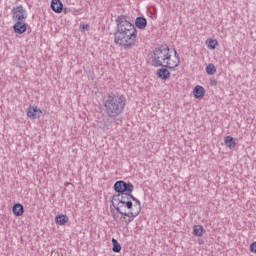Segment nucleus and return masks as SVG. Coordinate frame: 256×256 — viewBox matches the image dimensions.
Instances as JSON below:
<instances>
[{
    "instance_id": "obj_1",
    "label": "nucleus",
    "mask_w": 256,
    "mask_h": 256,
    "mask_svg": "<svg viewBox=\"0 0 256 256\" xmlns=\"http://www.w3.org/2000/svg\"><path fill=\"white\" fill-rule=\"evenodd\" d=\"M117 31L114 33V43L133 49L137 44V28L131 23V18L127 15H119L116 18Z\"/></svg>"
},
{
    "instance_id": "obj_2",
    "label": "nucleus",
    "mask_w": 256,
    "mask_h": 256,
    "mask_svg": "<svg viewBox=\"0 0 256 256\" xmlns=\"http://www.w3.org/2000/svg\"><path fill=\"white\" fill-rule=\"evenodd\" d=\"M102 105L104 107V113L110 119H117L119 115L125 111V105H127V98L121 94L108 93L102 99Z\"/></svg>"
},
{
    "instance_id": "obj_3",
    "label": "nucleus",
    "mask_w": 256,
    "mask_h": 256,
    "mask_svg": "<svg viewBox=\"0 0 256 256\" xmlns=\"http://www.w3.org/2000/svg\"><path fill=\"white\" fill-rule=\"evenodd\" d=\"M171 50L168 46H161L160 48H155L152 55V65L153 67H166L168 69H175L179 67L181 63V58L179 53L174 49V57L171 58Z\"/></svg>"
},
{
    "instance_id": "obj_4",
    "label": "nucleus",
    "mask_w": 256,
    "mask_h": 256,
    "mask_svg": "<svg viewBox=\"0 0 256 256\" xmlns=\"http://www.w3.org/2000/svg\"><path fill=\"white\" fill-rule=\"evenodd\" d=\"M135 189V186L131 182H125L123 180H119L114 184V191L116 193H130L132 194Z\"/></svg>"
},
{
    "instance_id": "obj_5",
    "label": "nucleus",
    "mask_w": 256,
    "mask_h": 256,
    "mask_svg": "<svg viewBox=\"0 0 256 256\" xmlns=\"http://www.w3.org/2000/svg\"><path fill=\"white\" fill-rule=\"evenodd\" d=\"M133 195L131 193H118L112 196V205L114 209L119 207V205L125 203L126 201H131Z\"/></svg>"
},
{
    "instance_id": "obj_6",
    "label": "nucleus",
    "mask_w": 256,
    "mask_h": 256,
    "mask_svg": "<svg viewBox=\"0 0 256 256\" xmlns=\"http://www.w3.org/2000/svg\"><path fill=\"white\" fill-rule=\"evenodd\" d=\"M12 21H25L27 19V10L23 5L16 6L11 10Z\"/></svg>"
},
{
    "instance_id": "obj_7",
    "label": "nucleus",
    "mask_w": 256,
    "mask_h": 256,
    "mask_svg": "<svg viewBox=\"0 0 256 256\" xmlns=\"http://www.w3.org/2000/svg\"><path fill=\"white\" fill-rule=\"evenodd\" d=\"M14 33L18 35H23L27 31V23H23V21H16L13 25Z\"/></svg>"
},
{
    "instance_id": "obj_8",
    "label": "nucleus",
    "mask_w": 256,
    "mask_h": 256,
    "mask_svg": "<svg viewBox=\"0 0 256 256\" xmlns=\"http://www.w3.org/2000/svg\"><path fill=\"white\" fill-rule=\"evenodd\" d=\"M41 113H43L41 111V109L33 106H30L27 109V117H29L30 119H38V117H41Z\"/></svg>"
},
{
    "instance_id": "obj_9",
    "label": "nucleus",
    "mask_w": 256,
    "mask_h": 256,
    "mask_svg": "<svg viewBox=\"0 0 256 256\" xmlns=\"http://www.w3.org/2000/svg\"><path fill=\"white\" fill-rule=\"evenodd\" d=\"M51 9L55 13H61L63 11V2L61 0H52Z\"/></svg>"
},
{
    "instance_id": "obj_10",
    "label": "nucleus",
    "mask_w": 256,
    "mask_h": 256,
    "mask_svg": "<svg viewBox=\"0 0 256 256\" xmlns=\"http://www.w3.org/2000/svg\"><path fill=\"white\" fill-rule=\"evenodd\" d=\"M126 209H133V202L131 200H127L126 202H122V204L116 206L114 209L118 211L119 213H123Z\"/></svg>"
},
{
    "instance_id": "obj_11",
    "label": "nucleus",
    "mask_w": 256,
    "mask_h": 256,
    "mask_svg": "<svg viewBox=\"0 0 256 256\" xmlns=\"http://www.w3.org/2000/svg\"><path fill=\"white\" fill-rule=\"evenodd\" d=\"M157 75L159 79H163L164 81H167L171 77V72L167 70V67L165 68H160L157 70Z\"/></svg>"
},
{
    "instance_id": "obj_12",
    "label": "nucleus",
    "mask_w": 256,
    "mask_h": 256,
    "mask_svg": "<svg viewBox=\"0 0 256 256\" xmlns=\"http://www.w3.org/2000/svg\"><path fill=\"white\" fill-rule=\"evenodd\" d=\"M12 212L16 217H21L25 213V208H23V204H14Z\"/></svg>"
},
{
    "instance_id": "obj_13",
    "label": "nucleus",
    "mask_w": 256,
    "mask_h": 256,
    "mask_svg": "<svg viewBox=\"0 0 256 256\" xmlns=\"http://www.w3.org/2000/svg\"><path fill=\"white\" fill-rule=\"evenodd\" d=\"M193 94L196 99H202V97H205V88L198 85L194 88Z\"/></svg>"
},
{
    "instance_id": "obj_14",
    "label": "nucleus",
    "mask_w": 256,
    "mask_h": 256,
    "mask_svg": "<svg viewBox=\"0 0 256 256\" xmlns=\"http://www.w3.org/2000/svg\"><path fill=\"white\" fill-rule=\"evenodd\" d=\"M224 143L226 147H228L229 149H235L237 145V143L235 142V138H233V136H226L224 139Z\"/></svg>"
},
{
    "instance_id": "obj_15",
    "label": "nucleus",
    "mask_w": 256,
    "mask_h": 256,
    "mask_svg": "<svg viewBox=\"0 0 256 256\" xmlns=\"http://www.w3.org/2000/svg\"><path fill=\"white\" fill-rule=\"evenodd\" d=\"M139 211H130V212H126L125 210H122V213H120V215H124V217H129L130 219L128 220V223H131V221H133V219H135V217H137L139 215Z\"/></svg>"
},
{
    "instance_id": "obj_16",
    "label": "nucleus",
    "mask_w": 256,
    "mask_h": 256,
    "mask_svg": "<svg viewBox=\"0 0 256 256\" xmlns=\"http://www.w3.org/2000/svg\"><path fill=\"white\" fill-rule=\"evenodd\" d=\"M135 25L138 29H145L147 27V19L145 17H137Z\"/></svg>"
},
{
    "instance_id": "obj_17",
    "label": "nucleus",
    "mask_w": 256,
    "mask_h": 256,
    "mask_svg": "<svg viewBox=\"0 0 256 256\" xmlns=\"http://www.w3.org/2000/svg\"><path fill=\"white\" fill-rule=\"evenodd\" d=\"M55 222L57 225H65L66 223H69V217H67V215H57L55 217Z\"/></svg>"
},
{
    "instance_id": "obj_18",
    "label": "nucleus",
    "mask_w": 256,
    "mask_h": 256,
    "mask_svg": "<svg viewBox=\"0 0 256 256\" xmlns=\"http://www.w3.org/2000/svg\"><path fill=\"white\" fill-rule=\"evenodd\" d=\"M203 233H205V228L202 225H195L193 227V234L196 237H203Z\"/></svg>"
},
{
    "instance_id": "obj_19",
    "label": "nucleus",
    "mask_w": 256,
    "mask_h": 256,
    "mask_svg": "<svg viewBox=\"0 0 256 256\" xmlns=\"http://www.w3.org/2000/svg\"><path fill=\"white\" fill-rule=\"evenodd\" d=\"M112 245H113L112 251L114 253H121V244H119V241H117V239L115 238L112 239Z\"/></svg>"
},
{
    "instance_id": "obj_20",
    "label": "nucleus",
    "mask_w": 256,
    "mask_h": 256,
    "mask_svg": "<svg viewBox=\"0 0 256 256\" xmlns=\"http://www.w3.org/2000/svg\"><path fill=\"white\" fill-rule=\"evenodd\" d=\"M206 73L207 75H215L217 73V67L214 64H208L206 66Z\"/></svg>"
},
{
    "instance_id": "obj_21",
    "label": "nucleus",
    "mask_w": 256,
    "mask_h": 256,
    "mask_svg": "<svg viewBox=\"0 0 256 256\" xmlns=\"http://www.w3.org/2000/svg\"><path fill=\"white\" fill-rule=\"evenodd\" d=\"M131 201H134V207L136 208V211L141 213V201H139V199L135 198V196H133V198H131Z\"/></svg>"
},
{
    "instance_id": "obj_22",
    "label": "nucleus",
    "mask_w": 256,
    "mask_h": 256,
    "mask_svg": "<svg viewBox=\"0 0 256 256\" xmlns=\"http://www.w3.org/2000/svg\"><path fill=\"white\" fill-rule=\"evenodd\" d=\"M217 45H219V42H217V40H209L208 42V48L209 49H215L217 47Z\"/></svg>"
},
{
    "instance_id": "obj_23",
    "label": "nucleus",
    "mask_w": 256,
    "mask_h": 256,
    "mask_svg": "<svg viewBox=\"0 0 256 256\" xmlns=\"http://www.w3.org/2000/svg\"><path fill=\"white\" fill-rule=\"evenodd\" d=\"M250 251H251V253H256V242H253L250 245Z\"/></svg>"
},
{
    "instance_id": "obj_24",
    "label": "nucleus",
    "mask_w": 256,
    "mask_h": 256,
    "mask_svg": "<svg viewBox=\"0 0 256 256\" xmlns=\"http://www.w3.org/2000/svg\"><path fill=\"white\" fill-rule=\"evenodd\" d=\"M103 122H104L103 129H105V127H109L111 125V121L109 119H105V120H103Z\"/></svg>"
},
{
    "instance_id": "obj_25",
    "label": "nucleus",
    "mask_w": 256,
    "mask_h": 256,
    "mask_svg": "<svg viewBox=\"0 0 256 256\" xmlns=\"http://www.w3.org/2000/svg\"><path fill=\"white\" fill-rule=\"evenodd\" d=\"M87 29H89V25H87V24L80 25V30L81 31H87Z\"/></svg>"
},
{
    "instance_id": "obj_26",
    "label": "nucleus",
    "mask_w": 256,
    "mask_h": 256,
    "mask_svg": "<svg viewBox=\"0 0 256 256\" xmlns=\"http://www.w3.org/2000/svg\"><path fill=\"white\" fill-rule=\"evenodd\" d=\"M210 85H211V87H216V85H217V80L211 79V80H210Z\"/></svg>"
},
{
    "instance_id": "obj_27",
    "label": "nucleus",
    "mask_w": 256,
    "mask_h": 256,
    "mask_svg": "<svg viewBox=\"0 0 256 256\" xmlns=\"http://www.w3.org/2000/svg\"><path fill=\"white\" fill-rule=\"evenodd\" d=\"M71 11V8H64V13H69Z\"/></svg>"
},
{
    "instance_id": "obj_28",
    "label": "nucleus",
    "mask_w": 256,
    "mask_h": 256,
    "mask_svg": "<svg viewBox=\"0 0 256 256\" xmlns=\"http://www.w3.org/2000/svg\"><path fill=\"white\" fill-rule=\"evenodd\" d=\"M119 216H116L115 214H113V218H114V221H117Z\"/></svg>"
}]
</instances>
